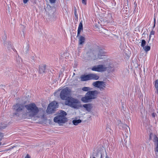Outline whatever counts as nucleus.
Segmentation results:
<instances>
[{
	"mask_svg": "<svg viewBox=\"0 0 158 158\" xmlns=\"http://www.w3.org/2000/svg\"><path fill=\"white\" fill-rule=\"evenodd\" d=\"M25 107L27 110V114L30 117L35 116L39 111L38 108L34 103L26 105Z\"/></svg>",
	"mask_w": 158,
	"mask_h": 158,
	"instance_id": "1",
	"label": "nucleus"
},
{
	"mask_svg": "<svg viewBox=\"0 0 158 158\" xmlns=\"http://www.w3.org/2000/svg\"><path fill=\"white\" fill-rule=\"evenodd\" d=\"M98 94V92L96 90L89 91L86 94L85 97L81 98V100L84 103L88 102L92 99L96 98Z\"/></svg>",
	"mask_w": 158,
	"mask_h": 158,
	"instance_id": "2",
	"label": "nucleus"
},
{
	"mask_svg": "<svg viewBox=\"0 0 158 158\" xmlns=\"http://www.w3.org/2000/svg\"><path fill=\"white\" fill-rule=\"evenodd\" d=\"M66 115V113L64 111H60L57 116L54 118V122L59 124L65 123L67 120V118L65 117Z\"/></svg>",
	"mask_w": 158,
	"mask_h": 158,
	"instance_id": "3",
	"label": "nucleus"
},
{
	"mask_svg": "<svg viewBox=\"0 0 158 158\" xmlns=\"http://www.w3.org/2000/svg\"><path fill=\"white\" fill-rule=\"evenodd\" d=\"M79 101L77 99L70 97L65 101V105L69 106L74 108H78L79 107Z\"/></svg>",
	"mask_w": 158,
	"mask_h": 158,
	"instance_id": "4",
	"label": "nucleus"
},
{
	"mask_svg": "<svg viewBox=\"0 0 158 158\" xmlns=\"http://www.w3.org/2000/svg\"><path fill=\"white\" fill-rule=\"evenodd\" d=\"M70 92V90L68 87H66L61 91L60 94V98L63 100H67L70 98L69 97Z\"/></svg>",
	"mask_w": 158,
	"mask_h": 158,
	"instance_id": "5",
	"label": "nucleus"
},
{
	"mask_svg": "<svg viewBox=\"0 0 158 158\" xmlns=\"http://www.w3.org/2000/svg\"><path fill=\"white\" fill-rule=\"evenodd\" d=\"M13 109L15 112L14 114L19 116V114L24 108V106L22 104L17 103L14 105Z\"/></svg>",
	"mask_w": 158,
	"mask_h": 158,
	"instance_id": "6",
	"label": "nucleus"
},
{
	"mask_svg": "<svg viewBox=\"0 0 158 158\" xmlns=\"http://www.w3.org/2000/svg\"><path fill=\"white\" fill-rule=\"evenodd\" d=\"M83 30V25L82 21H81L79 24L78 26L77 37L79 36V44L80 45H82L83 44L85 40V38L84 36H80V33L81 31Z\"/></svg>",
	"mask_w": 158,
	"mask_h": 158,
	"instance_id": "7",
	"label": "nucleus"
},
{
	"mask_svg": "<svg viewBox=\"0 0 158 158\" xmlns=\"http://www.w3.org/2000/svg\"><path fill=\"white\" fill-rule=\"evenodd\" d=\"M58 103L56 101H54L50 103L47 108V112L48 114H51L55 110V109L58 108Z\"/></svg>",
	"mask_w": 158,
	"mask_h": 158,
	"instance_id": "8",
	"label": "nucleus"
},
{
	"mask_svg": "<svg viewBox=\"0 0 158 158\" xmlns=\"http://www.w3.org/2000/svg\"><path fill=\"white\" fill-rule=\"evenodd\" d=\"M92 85L94 86L99 89L101 91L103 90L106 87V83L102 81H94L93 82Z\"/></svg>",
	"mask_w": 158,
	"mask_h": 158,
	"instance_id": "9",
	"label": "nucleus"
},
{
	"mask_svg": "<svg viewBox=\"0 0 158 158\" xmlns=\"http://www.w3.org/2000/svg\"><path fill=\"white\" fill-rule=\"evenodd\" d=\"M107 69V68L104 65H99L94 66L92 68L91 70L98 72H103L106 71Z\"/></svg>",
	"mask_w": 158,
	"mask_h": 158,
	"instance_id": "10",
	"label": "nucleus"
},
{
	"mask_svg": "<svg viewBox=\"0 0 158 158\" xmlns=\"http://www.w3.org/2000/svg\"><path fill=\"white\" fill-rule=\"evenodd\" d=\"M80 78L81 80V81H85L90 80L89 74L82 75L80 77Z\"/></svg>",
	"mask_w": 158,
	"mask_h": 158,
	"instance_id": "11",
	"label": "nucleus"
},
{
	"mask_svg": "<svg viewBox=\"0 0 158 158\" xmlns=\"http://www.w3.org/2000/svg\"><path fill=\"white\" fill-rule=\"evenodd\" d=\"M90 80H97L98 79L99 77L97 74L95 73L89 74Z\"/></svg>",
	"mask_w": 158,
	"mask_h": 158,
	"instance_id": "12",
	"label": "nucleus"
},
{
	"mask_svg": "<svg viewBox=\"0 0 158 158\" xmlns=\"http://www.w3.org/2000/svg\"><path fill=\"white\" fill-rule=\"evenodd\" d=\"M46 65L45 64H42L39 66V72L40 73H42L45 72Z\"/></svg>",
	"mask_w": 158,
	"mask_h": 158,
	"instance_id": "13",
	"label": "nucleus"
},
{
	"mask_svg": "<svg viewBox=\"0 0 158 158\" xmlns=\"http://www.w3.org/2000/svg\"><path fill=\"white\" fill-rule=\"evenodd\" d=\"M83 106L85 108L86 110L88 112H89L91 110L92 108L91 105L89 104H84L83 105Z\"/></svg>",
	"mask_w": 158,
	"mask_h": 158,
	"instance_id": "14",
	"label": "nucleus"
},
{
	"mask_svg": "<svg viewBox=\"0 0 158 158\" xmlns=\"http://www.w3.org/2000/svg\"><path fill=\"white\" fill-rule=\"evenodd\" d=\"M4 45L9 49L12 48V45L10 42H4Z\"/></svg>",
	"mask_w": 158,
	"mask_h": 158,
	"instance_id": "15",
	"label": "nucleus"
},
{
	"mask_svg": "<svg viewBox=\"0 0 158 158\" xmlns=\"http://www.w3.org/2000/svg\"><path fill=\"white\" fill-rule=\"evenodd\" d=\"M81 122L80 119L74 120L73 121V123L75 125H77L78 124Z\"/></svg>",
	"mask_w": 158,
	"mask_h": 158,
	"instance_id": "16",
	"label": "nucleus"
},
{
	"mask_svg": "<svg viewBox=\"0 0 158 158\" xmlns=\"http://www.w3.org/2000/svg\"><path fill=\"white\" fill-rule=\"evenodd\" d=\"M105 52H104L103 50H100L98 52V58H99V59H100V57H99V56H103L104 55Z\"/></svg>",
	"mask_w": 158,
	"mask_h": 158,
	"instance_id": "17",
	"label": "nucleus"
},
{
	"mask_svg": "<svg viewBox=\"0 0 158 158\" xmlns=\"http://www.w3.org/2000/svg\"><path fill=\"white\" fill-rule=\"evenodd\" d=\"M144 50L146 52H147L148 51H149L151 49V47L149 46H144V47L143 48Z\"/></svg>",
	"mask_w": 158,
	"mask_h": 158,
	"instance_id": "18",
	"label": "nucleus"
},
{
	"mask_svg": "<svg viewBox=\"0 0 158 158\" xmlns=\"http://www.w3.org/2000/svg\"><path fill=\"white\" fill-rule=\"evenodd\" d=\"M153 141L154 144L158 143V138L156 135H154Z\"/></svg>",
	"mask_w": 158,
	"mask_h": 158,
	"instance_id": "19",
	"label": "nucleus"
},
{
	"mask_svg": "<svg viewBox=\"0 0 158 158\" xmlns=\"http://www.w3.org/2000/svg\"><path fill=\"white\" fill-rule=\"evenodd\" d=\"M155 85L156 90V92L158 93V79L156 80L155 81Z\"/></svg>",
	"mask_w": 158,
	"mask_h": 158,
	"instance_id": "20",
	"label": "nucleus"
},
{
	"mask_svg": "<svg viewBox=\"0 0 158 158\" xmlns=\"http://www.w3.org/2000/svg\"><path fill=\"white\" fill-rule=\"evenodd\" d=\"M91 89L89 87H84L82 88V90L84 91H89Z\"/></svg>",
	"mask_w": 158,
	"mask_h": 158,
	"instance_id": "21",
	"label": "nucleus"
},
{
	"mask_svg": "<svg viewBox=\"0 0 158 158\" xmlns=\"http://www.w3.org/2000/svg\"><path fill=\"white\" fill-rule=\"evenodd\" d=\"M141 46L143 48L144 47L145 45H146V42L144 40H141Z\"/></svg>",
	"mask_w": 158,
	"mask_h": 158,
	"instance_id": "22",
	"label": "nucleus"
},
{
	"mask_svg": "<svg viewBox=\"0 0 158 158\" xmlns=\"http://www.w3.org/2000/svg\"><path fill=\"white\" fill-rule=\"evenodd\" d=\"M155 148L154 151L155 152H158V143L154 144Z\"/></svg>",
	"mask_w": 158,
	"mask_h": 158,
	"instance_id": "23",
	"label": "nucleus"
},
{
	"mask_svg": "<svg viewBox=\"0 0 158 158\" xmlns=\"http://www.w3.org/2000/svg\"><path fill=\"white\" fill-rule=\"evenodd\" d=\"M74 14L75 17H76V19H78V15H77V10L76 9L74 10Z\"/></svg>",
	"mask_w": 158,
	"mask_h": 158,
	"instance_id": "24",
	"label": "nucleus"
},
{
	"mask_svg": "<svg viewBox=\"0 0 158 158\" xmlns=\"http://www.w3.org/2000/svg\"><path fill=\"white\" fill-rule=\"evenodd\" d=\"M3 136V133L0 132V140H1L2 139Z\"/></svg>",
	"mask_w": 158,
	"mask_h": 158,
	"instance_id": "25",
	"label": "nucleus"
},
{
	"mask_svg": "<svg viewBox=\"0 0 158 158\" xmlns=\"http://www.w3.org/2000/svg\"><path fill=\"white\" fill-rule=\"evenodd\" d=\"M49 1L52 4L55 3L56 0H49Z\"/></svg>",
	"mask_w": 158,
	"mask_h": 158,
	"instance_id": "26",
	"label": "nucleus"
},
{
	"mask_svg": "<svg viewBox=\"0 0 158 158\" xmlns=\"http://www.w3.org/2000/svg\"><path fill=\"white\" fill-rule=\"evenodd\" d=\"M156 115V114L155 113H153L152 114V117L154 118H155V116Z\"/></svg>",
	"mask_w": 158,
	"mask_h": 158,
	"instance_id": "27",
	"label": "nucleus"
},
{
	"mask_svg": "<svg viewBox=\"0 0 158 158\" xmlns=\"http://www.w3.org/2000/svg\"><path fill=\"white\" fill-rule=\"evenodd\" d=\"M155 31L152 30L151 31L150 34V35H154L155 34Z\"/></svg>",
	"mask_w": 158,
	"mask_h": 158,
	"instance_id": "28",
	"label": "nucleus"
},
{
	"mask_svg": "<svg viewBox=\"0 0 158 158\" xmlns=\"http://www.w3.org/2000/svg\"><path fill=\"white\" fill-rule=\"evenodd\" d=\"M82 2L83 4L86 5V0H82Z\"/></svg>",
	"mask_w": 158,
	"mask_h": 158,
	"instance_id": "29",
	"label": "nucleus"
},
{
	"mask_svg": "<svg viewBox=\"0 0 158 158\" xmlns=\"http://www.w3.org/2000/svg\"><path fill=\"white\" fill-rule=\"evenodd\" d=\"M16 60H17V61H18V60H19V62H20V60H21V59H20V58H19V56H18V58H17V59H16Z\"/></svg>",
	"mask_w": 158,
	"mask_h": 158,
	"instance_id": "30",
	"label": "nucleus"
},
{
	"mask_svg": "<svg viewBox=\"0 0 158 158\" xmlns=\"http://www.w3.org/2000/svg\"><path fill=\"white\" fill-rule=\"evenodd\" d=\"M28 1V0H23V2L24 3L26 4L27 2Z\"/></svg>",
	"mask_w": 158,
	"mask_h": 158,
	"instance_id": "31",
	"label": "nucleus"
},
{
	"mask_svg": "<svg viewBox=\"0 0 158 158\" xmlns=\"http://www.w3.org/2000/svg\"><path fill=\"white\" fill-rule=\"evenodd\" d=\"M151 35H150V34L149 36V39L148 40V43H149V41H150V39H151Z\"/></svg>",
	"mask_w": 158,
	"mask_h": 158,
	"instance_id": "32",
	"label": "nucleus"
},
{
	"mask_svg": "<svg viewBox=\"0 0 158 158\" xmlns=\"http://www.w3.org/2000/svg\"><path fill=\"white\" fill-rule=\"evenodd\" d=\"M154 25L153 26V27H154L155 25L156 24V19L155 18H154Z\"/></svg>",
	"mask_w": 158,
	"mask_h": 158,
	"instance_id": "33",
	"label": "nucleus"
},
{
	"mask_svg": "<svg viewBox=\"0 0 158 158\" xmlns=\"http://www.w3.org/2000/svg\"><path fill=\"white\" fill-rule=\"evenodd\" d=\"M25 158H30V157L28 154H27L25 157Z\"/></svg>",
	"mask_w": 158,
	"mask_h": 158,
	"instance_id": "34",
	"label": "nucleus"
},
{
	"mask_svg": "<svg viewBox=\"0 0 158 158\" xmlns=\"http://www.w3.org/2000/svg\"><path fill=\"white\" fill-rule=\"evenodd\" d=\"M152 134L151 133L150 135V138H149V139L151 140V135Z\"/></svg>",
	"mask_w": 158,
	"mask_h": 158,
	"instance_id": "35",
	"label": "nucleus"
},
{
	"mask_svg": "<svg viewBox=\"0 0 158 158\" xmlns=\"http://www.w3.org/2000/svg\"><path fill=\"white\" fill-rule=\"evenodd\" d=\"M106 158H109L108 156L106 155Z\"/></svg>",
	"mask_w": 158,
	"mask_h": 158,
	"instance_id": "36",
	"label": "nucleus"
},
{
	"mask_svg": "<svg viewBox=\"0 0 158 158\" xmlns=\"http://www.w3.org/2000/svg\"><path fill=\"white\" fill-rule=\"evenodd\" d=\"M100 158H102V154L101 155V156H100Z\"/></svg>",
	"mask_w": 158,
	"mask_h": 158,
	"instance_id": "37",
	"label": "nucleus"
},
{
	"mask_svg": "<svg viewBox=\"0 0 158 158\" xmlns=\"http://www.w3.org/2000/svg\"><path fill=\"white\" fill-rule=\"evenodd\" d=\"M5 36L6 37V34H5Z\"/></svg>",
	"mask_w": 158,
	"mask_h": 158,
	"instance_id": "38",
	"label": "nucleus"
},
{
	"mask_svg": "<svg viewBox=\"0 0 158 158\" xmlns=\"http://www.w3.org/2000/svg\"><path fill=\"white\" fill-rule=\"evenodd\" d=\"M93 158H96L94 157Z\"/></svg>",
	"mask_w": 158,
	"mask_h": 158,
	"instance_id": "39",
	"label": "nucleus"
}]
</instances>
